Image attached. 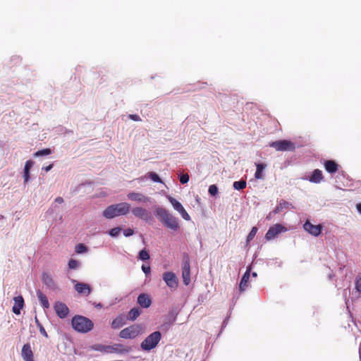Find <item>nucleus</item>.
Masks as SVG:
<instances>
[{
	"label": "nucleus",
	"mask_w": 361,
	"mask_h": 361,
	"mask_svg": "<svg viewBox=\"0 0 361 361\" xmlns=\"http://www.w3.org/2000/svg\"><path fill=\"white\" fill-rule=\"evenodd\" d=\"M286 228L282 226L281 224H275L271 227H269L267 231L265 238L267 240H271L274 239L276 235L279 233L286 231Z\"/></svg>",
	"instance_id": "nucleus-11"
},
{
	"label": "nucleus",
	"mask_w": 361,
	"mask_h": 361,
	"mask_svg": "<svg viewBox=\"0 0 361 361\" xmlns=\"http://www.w3.org/2000/svg\"><path fill=\"white\" fill-rule=\"evenodd\" d=\"M55 202L58 204H61L63 202V199L61 197H58L55 199Z\"/></svg>",
	"instance_id": "nucleus-48"
},
{
	"label": "nucleus",
	"mask_w": 361,
	"mask_h": 361,
	"mask_svg": "<svg viewBox=\"0 0 361 361\" xmlns=\"http://www.w3.org/2000/svg\"><path fill=\"white\" fill-rule=\"evenodd\" d=\"M167 199L173 206V209L178 212L184 208L181 203L173 197L167 196Z\"/></svg>",
	"instance_id": "nucleus-28"
},
{
	"label": "nucleus",
	"mask_w": 361,
	"mask_h": 361,
	"mask_svg": "<svg viewBox=\"0 0 361 361\" xmlns=\"http://www.w3.org/2000/svg\"><path fill=\"white\" fill-rule=\"evenodd\" d=\"M273 214H274V213H273V211H272V212H271L267 215V220H269H269H271V218H272V215H273Z\"/></svg>",
	"instance_id": "nucleus-51"
},
{
	"label": "nucleus",
	"mask_w": 361,
	"mask_h": 361,
	"mask_svg": "<svg viewBox=\"0 0 361 361\" xmlns=\"http://www.w3.org/2000/svg\"><path fill=\"white\" fill-rule=\"evenodd\" d=\"M356 208L360 214H361V203L356 204Z\"/></svg>",
	"instance_id": "nucleus-52"
},
{
	"label": "nucleus",
	"mask_w": 361,
	"mask_h": 361,
	"mask_svg": "<svg viewBox=\"0 0 361 361\" xmlns=\"http://www.w3.org/2000/svg\"><path fill=\"white\" fill-rule=\"evenodd\" d=\"M178 213L180 214V216H182V218L183 219H185L186 221L190 220V215L188 214V212L185 211V209L184 208L183 209H181L180 211H179Z\"/></svg>",
	"instance_id": "nucleus-42"
},
{
	"label": "nucleus",
	"mask_w": 361,
	"mask_h": 361,
	"mask_svg": "<svg viewBox=\"0 0 361 361\" xmlns=\"http://www.w3.org/2000/svg\"><path fill=\"white\" fill-rule=\"evenodd\" d=\"M138 258L142 261L148 260L150 258L149 252L146 249H142L139 252Z\"/></svg>",
	"instance_id": "nucleus-33"
},
{
	"label": "nucleus",
	"mask_w": 361,
	"mask_h": 361,
	"mask_svg": "<svg viewBox=\"0 0 361 361\" xmlns=\"http://www.w3.org/2000/svg\"><path fill=\"white\" fill-rule=\"evenodd\" d=\"M303 228L312 235L317 237L322 233V226L321 224L313 225L307 220L304 224Z\"/></svg>",
	"instance_id": "nucleus-12"
},
{
	"label": "nucleus",
	"mask_w": 361,
	"mask_h": 361,
	"mask_svg": "<svg viewBox=\"0 0 361 361\" xmlns=\"http://www.w3.org/2000/svg\"><path fill=\"white\" fill-rule=\"evenodd\" d=\"M290 205V203L285 200H281L276 208L273 210V213L278 214L281 212L284 208H288Z\"/></svg>",
	"instance_id": "nucleus-29"
},
{
	"label": "nucleus",
	"mask_w": 361,
	"mask_h": 361,
	"mask_svg": "<svg viewBox=\"0 0 361 361\" xmlns=\"http://www.w3.org/2000/svg\"><path fill=\"white\" fill-rule=\"evenodd\" d=\"M121 231V228L120 227H115L109 230V234L110 236L116 238L119 235Z\"/></svg>",
	"instance_id": "nucleus-37"
},
{
	"label": "nucleus",
	"mask_w": 361,
	"mask_h": 361,
	"mask_svg": "<svg viewBox=\"0 0 361 361\" xmlns=\"http://www.w3.org/2000/svg\"><path fill=\"white\" fill-rule=\"evenodd\" d=\"M128 200L135 201L139 203H147L150 202L151 198L145 196L142 193L131 192L127 195Z\"/></svg>",
	"instance_id": "nucleus-14"
},
{
	"label": "nucleus",
	"mask_w": 361,
	"mask_h": 361,
	"mask_svg": "<svg viewBox=\"0 0 361 361\" xmlns=\"http://www.w3.org/2000/svg\"><path fill=\"white\" fill-rule=\"evenodd\" d=\"M71 324L75 331L82 334L90 331L94 327L91 319L80 315L74 316L72 318Z\"/></svg>",
	"instance_id": "nucleus-3"
},
{
	"label": "nucleus",
	"mask_w": 361,
	"mask_h": 361,
	"mask_svg": "<svg viewBox=\"0 0 361 361\" xmlns=\"http://www.w3.org/2000/svg\"><path fill=\"white\" fill-rule=\"evenodd\" d=\"M14 305L13 306L12 311L15 314H20V310L24 306V299L23 296L18 295L14 297Z\"/></svg>",
	"instance_id": "nucleus-18"
},
{
	"label": "nucleus",
	"mask_w": 361,
	"mask_h": 361,
	"mask_svg": "<svg viewBox=\"0 0 361 361\" xmlns=\"http://www.w3.org/2000/svg\"><path fill=\"white\" fill-rule=\"evenodd\" d=\"M92 348L101 352L116 353L119 355H125L132 351V347L124 345L121 343H114L111 345H98Z\"/></svg>",
	"instance_id": "nucleus-4"
},
{
	"label": "nucleus",
	"mask_w": 361,
	"mask_h": 361,
	"mask_svg": "<svg viewBox=\"0 0 361 361\" xmlns=\"http://www.w3.org/2000/svg\"><path fill=\"white\" fill-rule=\"evenodd\" d=\"M355 288L359 293H361V273L358 274L356 277Z\"/></svg>",
	"instance_id": "nucleus-41"
},
{
	"label": "nucleus",
	"mask_w": 361,
	"mask_h": 361,
	"mask_svg": "<svg viewBox=\"0 0 361 361\" xmlns=\"http://www.w3.org/2000/svg\"><path fill=\"white\" fill-rule=\"evenodd\" d=\"M179 180L182 184H186L189 181L188 174H183L180 176Z\"/></svg>",
	"instance_id": "nucleus-43"
},
{
	"label": "nucleus",
	"mask_w": 361,
	"mask_h": 361,
	"mask_svg": "<svg viewBox=\"0 0 361 361\" xmlns=\"http://www.w3.org/2000/svg\"><path fill=\"white\" fill-rule=\"evenodd\" d=\"M324 168L329 173H334L338 171V165L333 160H327L324 162Z\"/></svg>",
	"instance_id": "nucleus-23"
},
{
	"label": "nucleus",
	"mask_w": 361,
	"mask_h": 361,
	"mask_svg": "<svg viewBox=\"0 0 361 361\" xmlns=\"http://www.w3.org/2000/svg\"><path fill=\"white\" fill-rule=\"evenodd\" d=\"M130 205L128 202H121L107 207L102 212L104 217L111 219L116 216H123L130 212Z\"/></svg>",
	"instance_id": "nucleus-2"
},
{
	"label": "nucleus",
	"mask_w": 361,
	"mask_h": 361,
	"mask_svg": "<svg viewBox=\"0 0 361 361\" xmlns=\"http://www.w3.org/2000/svg\"><path fill=\"white\" fill-rule=\"evenodd\" d=\"M250 268L247 269L240 280V282L239 284V289H240V292L244 291L245 290V288L247 287V282L249 281L250 276Z\"/></svg>",
	"instance_id": "nucleus-22"
},
{
	"label": "nucleus",
	"mask_w": 361,
	"mask_h": 361,
	"mask_svg": "<svg viewBox=\"0 0 361 361\" xmlns=\"http://www.w3.org/2000/svg\"><path fill=\"white\" fill-rule=\"evenodd\" d=\"M154 214L166 228L174 232L180 229L179 219L166 209L158 207L154 210Z\"/></svg>",
	"instance_id": "nucleus-1"
},
{
	"label": "nucleus",
	"mask_w": 361,
	"mask_h": 361,
	"mask_svg": "<svg viewBox=\"0 0 361 361\" xmlns=\"http://www.w3.org/2000/svg\"><path fill=\"white\" fill-rule=\"evenodd\" d=\"M182 278L183 283L188 286L190 283V265L188 259H185L182 267Z\"/></svg>",
	"instance_id": "nucleus-13"
},
{
	"label": "nucleus",
	"mask_w": 361,
	"mask_h": 361,
	"mask_svg": "<svg viewBox=\"0 0 361 361\" xmlns=\"http://www.w3.org/2000/svg\"><path fill=\"white\" fill-rule=\"evenodd\" d=\"M149 177L151 178V180L155 183H162L161 179L160 177L154 172H149Z\"/></svg>",
	"instance_id": "nucleus-38"
},
{
	"label": "nucleus",
	"mask_w": 361,
	"mask_h": 361,
	"mask_svg": "<svg viewBox=\"0 0 361 361\" xmlns=\"http://www.w3.org/2000/svg\"><path fill=\"white\" fill-rule=\"evenodd\" d=\"M323 179L322 171L319 169L314 170L312 175L309 177V180L314 183H319Z\"/></svg>",
	"instance_id": "nucleus-21"
},
{
	"label": "nucleus",
	"mask_w": 361,
	"mask_h": 361,
	"mask_svg": "<svg viewBox=\"0 0 361 361\" xmlns=\"http://www.w3.org/2000/svg\"><path fill=\"white\" fill-rule=\"evenodd\" d=\"M37 298L44 309H48L49 307V302L47 297L40 290H37Z\"/></svg>",
	"instance_id": "nucleus-24"
},
{
	"label": "nucleus",
	"mask_w": 361,
	"mask_h": 361,
	"mask_svg": "<svg viewBox=\"0 0 361 361\" xmlns=\"http://www.w3.org/2000/svg\"><path fill=\"white\" fill-rule=\"evenodd\" d=\"M21 355L25 361H34L33 353L30 344L27 343L23 346Z\"/></svg>",
	"instance_id": "nucleus-19"
},
{
	"label": "nucleus",
	"mask_w": 361,
	"mask_h": 361,
	"mask_svg": "<svg viewBox=\"0 0 361 361\" xmlns=\"http://www.w3.org/2000/svg\"><path fill=\"white\" fill-rule=\"evenodd\" d=\"M257 230H258L257 228L255 226L251 229L250 232L249 233L248 235L247 236V243L251 241L254 238V237L255 236V235L257 232Z\"/></svg>",
	"instance_id": "nucleus-39"
},
{
	"label": "nucleus",
	"mask_w": 361,
	"mask_h": 361,
	"mask_svg": "<svg viewBox=\"0 0 361 361\" xmlns=\"http://www.w3.org/2000/svg\"><path fill=\"white\" fill-rule=\"evenodd\" d=\"M34 165V161L32 160H28L25 162V166H24V171H23V179H24V184H26L29 182L30 177V171L31 168Z\"/></svg>",
	"instance_id": "nucleus-20"
},
{
	"label": "nucleus",
	"mask_w": 361,
	"mask_h": 361,
	"mask_svg": "<svg viewBox=\"0 0 361 361\" xmlns=\"http://www.w3.org/2000/svg\"><path fill=\"white\" fill-rule=\"evenodd\" d=\"M54 310L60 319H65L69 314L68 307L63 302L56 301L54 305Z\"/></svg>",
	"instance_id": "nucleus-9"
},
{
	"label": "nucleus",
	"mask_w": 361,
	"mask_h": 361,
	"mask_svg": "<svg viewBox=\"0 0 361 361\" xmlns=\"http://www.w3.org/2000/svg\"><path fill=\"white\" fill-rule=\"evenodd\" d=\"M271 147L274 148L276 151L281 152H293L295 150V144L290 140H280L274 142H271L269 144Z\"/></svg>",
	"instance_id": "nucleus-7"
},
{
	"label": "nucleus",
	"mask_w": 361,
	"mask_h": 361,
	"mask_svg": "<svg viewBox=\"0 0 361 361\" xmlns=\"http://www.w3.org/2000/svg\"><path fill=\"white\" fill-rule=\"evenodd\" d=\"M134 234V231L131 228H127L123 231V235L126 237H130Z\"/></svg>",
	"instance_id": "nucleus-44"
},
{
	"label": "nucleus",
	"mask_w": 361,
	"mask_h": 361,
	"mask_svg": "<svg viewBox=\"0 0 361 361\" xmlns=\"http://www.w3.org/2000/svg\"><path fill=\"white\" fill-rule=\"evenodd\" d=\"M208 192L211 196H216L218 194V188L216 185H211L209 187Z\"/></svg>",
	"instance_id": "nucleus-40"
},
{
	"label": "nucleus",
	"mask_w": 361,
	"mask_h": 361,
	"mask_svg": "<svg viewBox=\"0 0 361 361\" xmlns=\"http://www.w3.org/2000/svg\"><path fill=\"white\" fill-rule=\"evenodd\" d=\"M247 182L245 180H240L238 181H235L233 183V187L236 190H240L246 188Z\"/></svg>",
	"instance_id": "nucleus-30"
},
{
	"label": "nucleus",
	"mask_w": 361,
	"mask_h": 361,
	"mask_svg": "<svg viewBox=\"0 0 361 361\" xmlns=\"http://www.w3.org/2000/svg\"><path fill=\"white\" fill-rule=\"evenodd\" d=\"M35 322L37 326L38 327V329L39 330L40 334L42 335H43L44 336H45L46 338H48V334H47V331H45L44 326L40 323V322L39 321V319H37V317H35Z\"/></svg>",
	"instance_id": "nucleus-34"
},
{
	"label": "nucleus",
	"mask_w": 361,
	"mask_h": 361,
	"mask_svg": "<svg viewBox=\"0 0 361 361\" xmlns=\"http://www.w3.org/2000/svg\"><path fill=\"white\" fill-rule=\"evenodd\" d=\"M4 217L3 215H0V220L3 219Z\"/></svg>",
	"instance_id": "nucleus-54"
},
{
	"label": "nucleus",
	"mask_w": 361,
	"mask_h": 361,
	"mask_svg": "<svg viewBox=\"0 0 361 361\" xmlns=\"http://www.w3.org/2000/svg\"><path fill=\"white\" fill-rule=\"evenodd\" d=\"M87 251V247L82 244L79 243L75 246V252L79 254L85 253Z\"/></svg>",
	"instance_id": "nucleus-36"
},
{
	"label": "nucleus",
	"mask_w": 361,
	"mask_h": 361,
	"mask_svg": "<svg viewBox=\"0 0 361 361\" xmlns=\"http://www.w3.org/2000/svg\"><path fill=\"white\" fill-rule=\"evenodd\" d=\"M139 180H144V178L141 177L140 178H139Z\"/></svg>",
	"instance_id": "nucleus-55"
},
{
	"label": "nucleus",
	"mask_w": 361,
	"mask_h": 361,
	"mask_svg": "<svg viewBox=\"0 0 361 361\" xmlns=\"http://www.w3.org/2000/svg\"><path fill=\"white\" fill-rule=\"evenodd\" d=\"M162 279L171 290H176L178 286V280L176 275L172 271H166L163 274Z\"/></svg>",
	"instance_id": "nucleus-8"
},
{
	"label": "nucleus",
	"mask_w": 361,
	"mask_h": 361,
	"mask_svg": "<svg viewBox=\"0 0 361 361\" xmlns=\"http://www.w3.org/2000/svg\"><path fill=\"white\" fill-rule=\"evenodd\" d=\"M51 149L49 148L43 149L41 150L37 151L34 154L35 157H42V156H47L51 154Z\"/></svg>",
	"instance_id": "nucleus-32"
},
{
	"label": "nucleus",
	"mask_w": 361,
	"mask_h": 361,
	"mask_svg": "<svg viewBox=\"0 0 361 361\" xmlns=\"http://www.w3.org/2000/svg\"><path fill=\"white\" fill-rule=\"evenodd\" d=\"M141 311L137 307L132 308L128 314V319L130 321H135L140 316Z\"/></svg>",
	"instance_id": "nucleus-27"
},
{
	"label": "nucleus",
	"mask_w": 361,
	"mask_h": 361,
	"mask_svg": "<svg viewBox=\"0 0 361 361\" xmlns=\"http://www.w3.org/2000/svg\"><path fill=\"white\" fill-rule=\"evenodd\" d=\"M142 332L140 324H133L122 329L119 332V337L123 339H134Z\"/></svg>",
	"instance_id": "nucleus-6"
},
{
	"label": "nucleus",
	"mask_w": 361,
	"mask_h": 361,
	"mask_svg": "<svg viewBox=\"0 0 361 361\" xmlns=\"http://www.w3.org/2000/svg\"><path fill=\"white\" fill-rule=\"evenodd\" d=\"M128 118L134 121H141L142 119L140 116L137 114H129Z\"/></svg>",
	"instance_id": "nucleus-45"
},
{
	"label": "nucleus",
	"mask_w": 361,
	"mask_h": 361,
	"mask_svg": "<svg viewBox=\"0 0 361 361\" xmlns=\"http://www.w3.org/2000/svg\"><path fill=\"white\" fill-rule=\"evenodd\" d=\"M161 338V333L158 331H154L145 338L141 343L140 347L143 350L149 351L158 345Z\"/></svg>",
	"instance_id": "nucleus-5"
},
{
	"label": "nucleus",
	"mask_w": 361,
	"mask_h": 361,
	"mask_svg": "<svg viewBox=\"0 0 361 361\" xmlns=\"http://www.w3.org/2000/svg\"><path fill=\"white\" fill-rule=\"evenodd\" d=\"M176 317L173 316L172 318L169 319L167 321L164 322L161 325L162 329L166 331L169 330L171 328V326L173 324V323L176 322Z\"/></svg>",
	"instance_id": "nucleus-31"
},
{
	"label": "nucleus",
	"mask_w": 361,
	"mask_h": 361,
	"mask_svg": "<svg viewBox=\"0 0 361 361\" xmlns=\"http://www.w3.org/2000/svg\"><path fill=\"white\" fill-rule=\"evenodd\" d=\"M125 324L126 322L124 317L123 316H118L112 321L111 328L118 329L121 328L123 325H125Z\"/></svg>",
	"instance_id": "nucleus-26"
},
{
	"label": "nucleus",
	"mask_w": 361,
	"mask_h": 361,
	"mask_svg": "<svg viewBox=\"0 0 361 361\" xmlns=\"http://www.w3.org/2000/svg\"><path fill=\"white\" fill-rule=\"evenodd\" d=\"M92 305L97 308H102V305L101 303L93 302Z\"/></svg>",
	"instance_id": "nucleus-50"
},
{
	"label": "nucleus",
	"mask_w": 361,
	"mask_h": 361,
	"mask_svg": "<svg viewBox=\"0 0 361 361\" xmlns=\"http://www.w3.org/2000/svg\"><path fill=\"white\" fill-rule=\"evenodd\" d=\"M132 214L137 218H140L146 222L152 219L151 212H148L146 209L141 207H136L131 209Z\"/></svg>",
	"instance_id": "nucleus-10"
},
{
	"label": "nucleus",
	"mask_w": 361,
	"mask_h": 361,
	"mask_svg": "<svg viewBox=\"0 0 361 361\" xmlns=\"http://www.w3.org/2000/svg\"><path fill=\"white\" fill-rule=\"evenodd\" d=\"M42 283L50 290H54L57 288V286L51 274L47 272L42 274Z\"/></svg>",
	"instance_id": "nucleus-16"
},
{
	"label": "nucleus",
	"mask_w": 361,
	"mask_h": 361,
	"mask_svg": "<svg viewBox=\"0 0 361 361\" xmlns=\"http://www.w3.org/2000/svg\"><path fill=\"white\" fill-rule=\"evenodd\" d=\"M137 302L142 308H148L152 305V300L147 293H141L138 295Z\"/></svg>",
	"instance_id": "nucleus-17"
},
{
	"label": "nucleus",
	"mask_w": 361,
	"mask_h": 361,
	"mask_svg": "<svg viewBox=\"0 0 361 361\" xmlns=\"http://www.w3.org/2000/svg\"><path fill=\"white\" fill-rule=\"evenodd\" d=\"M252 276L253 277H256L257 276V273L256 272H252Z\"/></svg>",
	"instance_id": "nucleus-53"
},
{
	"label": "nucleus",
	"mask_w": 361,
	"mask_h": 361,
	"mask_svg": "<svg viewBox=\"0 0 361 361\" xmlns=\"http://www.w3.org/2000/svg\"><path fill=\"white\" fill-rule=\"evenodd\" d=\"M228 319H229V317H226V318L224 320V322H223V323H222V329H224V328H225V327L226 326V325H227V324H228Z\"/></svg>",
	"instance_id": "nucleus-49"
},
{
	"label": "nucleus",
	"mask_w": 361,
	"mask_h": 361,
	"mask_svg": "<svg viewBox=\"0 0 361 361\" xmlns=\"http://www.w3.org/2000/svg\"><path fill=\"white\" fill-rule=\"evenodd\" d=\"M255 165H256L257 169H256V171L255 173V178L256 179H263V178H264L263 171L267 167V164H264V163H258V164H256Z\"/></svg>",
	"instance_id": "nucleus-25"
},
{
	"label": "nucleus",
	"mask_w": 361,
	"mask_h": 361,
	"mask_svg": "<svg viewBox=\"0 0 361 361\" xmlns=\"http://www.w3.org/2000/svg\"><path fill=\"white\" fill-rule=\"evenodd\" d=\"M142 271L146 274V275H148L150 274L151 272V268L149 266H146L145 264H143L142 266Z\"/></svg>",
	"instance_id": "nucleus-46"
},
{
	"label": "nucleus",
	"mask_w": 361,
	"mask_h": 361,
	"mask_svg": "<svg viewBox=\"0 0 361 361\" xmlns=\"http://www.w3.org/2000/svg\"><path fill=\"white\" fill-rule=\"evenodd\" d=\"M68 268L70 269H77L80 266V263L79 261H78L76 259H71L68 261Z\"/></svg>",
	"instance_id": "nucleus-35"
},
{
	"label": "nucleus",
	"mask_w": 361,
	"mask_h": 361,
	"mask_svg": "<svg viewBox=\"0 0 361 361\" xmlns=\"http://www.w3.org/2000/svg\"><path fill=\"white\" fill-rule=\"evenodd\" d=\"M73 283L75 284V290L80 294H83L86 296L89 295L92 292V288L90 286L85 283L77 282L73 280Z\"/></svg>",
	"instance_id": "nucleus-15"
},
{
	"label": "nucleus",
	"mask_w": 361,
	"mask_h": 361,
	"mask_svg": "<svg viewBox=\"0 0 361 361\" xmlns=\"http://www.w3.org/2000/svg\"><path fill=\"white\" fill-rule=\"evenodd\" d=\"M53 166H54V164H51L47 166H43L42 169L45 171L46 172H48L53 168Z\"/></svg>",
	"instance_id": "nucleus-47"
}]
</instances>
